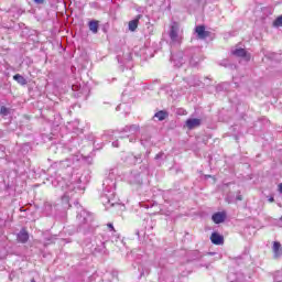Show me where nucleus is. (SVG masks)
Here are the masks:
<instances>
[{
    "label": "nucleus",
    "mask_w": 282,
    "mask_h": 282,
    "mask_svg": "<svg viewBox=\"0 0 282 282\" xmlns=\"http://www.w3.org/2000/svg\"><path fill=\"white\" fill-rule=\"evenodd\" d=\"M13 80H17L19 85H28V79H25V77H23L21 74H15L13 76Z\"/></svg>",
    "instance_id": "nucleus-11"
},
{
    "label": "nucleus",
    "mask_w": 282,
    "mask_h": 282,
    "mask_svg": "<svg viewBox=\"0 0 282 282\" xmlns=\"http://www.w3.org/2000/svg\"><path fill=\"white\" fill-rule=\"evenodd\" d=\"M214 224H224L226 221V212H218L212 216Z\"/></svg>",
    "instance_id": "nucleus-4"
},
{
    "label": "nucleus",
    "mask_w": 282,
    "mask_h": 282,
    "mask_svg": "<svg viewBox=\"0 0 282 282\" xmlns=\"http://www.w3.org/2000/svg\"><path fill=\"white\" fill-rule=\"evenodd\" d=\"M154 118H158V120L162 121V120H166V118H169V112L164 111V110H160L154 115Z\"/></svg>",
    "instance_id": "nucleus-12"
},
{
    "label": "nucleus",
    "mask_w": 282,
    "mask_h": 282,
    "mask_svg": "<svg viewBox=\"0 0 282 282\" xmlns=\"http://www.w3.org/2000/svg\"><path fill=\"white\" fill-rule=\"evenodd\" d=\"M107 228H109L111 232H116V228L113 227V224L108 223Z\"/></svg>",
    "instance_id": "nucleus-15"
},
{
    "label": "nucleus",
    "mask_w": 282,
    "mask_h": 282,
    "mask_svg": "<svg viewBox=\"0 0 282 282\" xmlns=\"http://www.w3.org/2000/svg\"><path fill=\"white\" fill-rule=\"evenodd\" d=\"M8 113H10V110L6 106H2L0 108V115L1 116H8Z\"/></svg>",
    "instance_id": "nucleus-14"
},
{
    "label": "nucleus",
    "mask_w": 282,
    "mask_h": 282,
    "mask_svg": "<svg viewBox=\"0 0 282 282\" xmlns=\"http://www.w3.org/2000/svg\"><path fill=\"white\" fill-rule=\"evenodd\" d=\"M177 32H180V23L173 22L170 31V39L172 41H177Z\"/></svg>",
    "instance_id": "nucleus-6"
},
{
    "label": "nucleus",
    "mask_w": 282,
    "mask_h": 282,
    "mask_svg": "<svg viewBox=\"0 0 282 282\" xmlns=\"http://www.w3.org/2000/svg\"><path fill=\"white\" fill-rule=\"evenodd\" d=\"M17 240L19 243H28V241H30V234L25 227L17 235Z\"/></svg>",
    "instance_id": "nucleus-2"
},
{
    "label": "nucleus",
    "mask_w": 282,
    "mask_h": 282,
    "mask_svg": "<svg viewBox=\"0 0 282 282\" xmlns=\"http://www.w3.org/2000/svg\"><path fill=\"white\" fill-rule=\"evenodd\" d=\"M236 199H237V202H242L243 200V196L238 195V196H236Z\"/></svg>",
    "instance_id": "nucleus-16"
},
{
    "label": "nucleus",
    "mask_w": 282,
    "mask_h": 282,
    "mask_svg": "<svg viewBox=\"0 0 282 282\" xmlns=\"http://www.w3.org/2000/svg\"><path fill=\"white\" fill-rule=\"evenodd\" d=\"M273 254H274V259H279V257L282 256L281 242H279V241L273 242Z\"/></svg>",
    "instance_id": "nucleus-9"
},
{
    "label": "nucleus",
    "mask_w": 282,
    "mask_h": 282,
    "mask_svg": "<svg viewBox=\"0 0 282 282\" xmlns=\"http://www.w3.org/2000/svg\"><path fill=\"white\" fill-rule=\"evenodd\" d=\"M202 126V119H187L186 127L189 130L197 129V127Z\"/></svg>",
    "instance_id": "nucleus-7"
},
{
    "label": "nucleus",
    "mask_w": 282,
    "mask_h": 282,
    "mask_svg": "<svg viewBox=\"0 0 282 282\" xmlns=\"http://www.w3.org/2000/svg\"><path fill=\"white\" fill-rule=\"evenodd\" d=\"M88 28H89L90 32H93V34H98V28H100V21L91 20L88 23Z\"/></svg>",
    "instance_id": "nucleus-10"
},
{
    "label": "nucleus",
    "mask_w": 282,
    "mask_h": 282,
    "mask_svg": "<svg viewBox=\"0 0 282 282\" xmlns=\"http://www.w3.org/2000/svg\"><path fill=\"white\" fill-rule=\"evenodd\" d=\"M34 2L41 4V3H45V0H34Z\"/></svg>",
    "instance_id": "nucleus-17"
},
{
    "label": "nucleus",
    "mask_w": 282,
    "mask_h": 282,
    "mask_svg": "<svg viewBox=\"0 0 282 282\" xmlns=\"http://www.w3.org/2000/svg\"><path fill=\"white\" fill-rule=\"evenodd\" d=\"M269 202L272 204L274 202V197H270Z\"/></svg>",
    "instance_id": "nucleus-18"
},
{
    "label": "nucleus",
    "mask_w": 282,
    "mask_h": 282,
    "mask_svg": "<svg viewBox=\"0 0 282 282\" xmlns=\"http://www.w3.org/2000/svg\"><path fill=\"white\" fill-rule=\"evenodd\" d=\"M210 241L214 246H224V236L215 231L210 235Z\"/></svg>",
    "instance_id": "nucleus-3"
},
{
    "label": "nucleus",
    "mask_w": 282,
    "mask_h": 282,
    "mask_svg": "<svg viewBox=\"0 0 282 282\" xmlns=\"http://www.w3.org/2000/svg\"><path fill=\"white\" fill-rule=\"evenodd\" d=\"M195 33L197 34V39L204 41V39H208L210 36V32L206 31V26L204 24L197 25L195 28Z\"/></svg>",
    "instance_id": "nucleus-1"
},
{
    "label": "nucleus",
    "mask_w": 282,
    "mask_h": 282,
    "mask_svg": "<svg viewBox=\"0 0 282 282\" xmlns=\"http://www.w3.org/2000/svg\"><path fill=\"white\" fill-rule=\"evenodd\" d=\"M273 28H282V14L273 21Z\"/></svg>",
    "instance_id": "nucleus-13"
},
{
    "label": "nucleus",
    "mask_w": 282,
    "mask_h": 282,
    "mask_svg": "<svg viewBox=\"0 0 282 282\" xmlns=\"http://www.w3.org/2000/svg\"><path fill=\"white\" fill-rule=\"evenodd\" d=\"M234 56H238V58H245L246 61H250V55L246 48H236L232 52Z\"/></svg>",
    "instance_id": "nucleus-5"
},
{
    "label": "nucleus",
    "mask_w": 282,
    "mask_h": 282,
    "mask_svg": "<svg viewBox=\"0 0 282 282\" xmlns=\"http://www.w3.org/2000/svg\"><path fill=\"white\" fill-rule=\"evenodd\" d=\"M141 19H142V15L139 14V15H137V19H134L128 23V28H129L130 32H135V30H138V25H140Z\"/></svg>",
    "instance_id": "nucleus-8"
}]
</instances>
